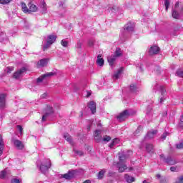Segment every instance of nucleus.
Here are the masks:
<instances>
[{"mask_svg":"<svg viewBox=\"0 0 183 183\" xmlns=\"http://www.w3.org/2000/svg\"><path fill=\"white\" fill-rule=\"evenodd\" d=\"M119 162L117 163L116 167L118 168L119 172H124L125 169H128V166L125 164L128 156L119 154Z\"/></svg>","mask_w":183,"mask_h":183,"instance_id":"obj_1","label":"nucleus"},{"mask_svg":"<svg viewBox=\"0 0 183 183\" xmlns=\"http://www.w3.org/2000/svg\"><path fill=\"white\" fill-rule=\"evenodd\" d=\"M40 162H37V167H39V169L42 174H46L48 172V169L51 168V160L49 159H46L44 160L41 165H39Z\"/></svg>","mask_w":183,"mask_h":183,"instance_id":"obj_2","label":"nucleus"},{"mask_svg":"<svg viewBox=\"0 0 183 183\" xmlns=\"http://www.w3.org/2000/svg\"><path fill=\"white\" fill-rule=\"evenodd\" d=\"M122 55V51H121V49L117 48L114 55L109 56L107 57V61L111 66L114 65L115 61H117V58H119Z\"/></svg>","mask_w":183,"mask_h":183,"instance_id":"obj_3","label":"nucleus"},{"mask_svg":"<svg viewBox=\"0 0 183 183\" xmlns=\"http://www.w3.org/2000/svg\"><path fill=\"white\" fill-rule=\"evenodd\" d=\"M134 114H135V112H132V110H124L117 116V119L119 122H122V121H125L128 117H131Z\"/></svg>","mask_w":183,"mask_h":183,"instance_id":"obj_4","label":"nucleus"},{"mask_svg":"<svg viewBox=\"0 0 183 183\" xmlns=\"http://www.w3.org/2000/svg\"><path fill=\"white\" fill-rule=\"evenodd\" d=\"M56 41V35H54V34L49 35L47 36L46 43L43 46V51H46V49H48V48H49V46H51V45H52V44H54V42H55Z\"/></svg>","mask_w":183,"mask_h":183,"instance_id":"obj_5","label":"nucleus"},{"mask_svg":"<svg viewBox=\"0 0 183 183\" xmlns=\"http://www.w3.org/2000/svg\"><path fill=\"white\" fill-rule=\"evenodd\" d=\"M160 159L161 161H163V162H165L168 165H175L177 164V161L174 157H172L171 156H168L167 157H165L164 154L160 155Z\"/></svg>","mask_w":183,"mask_h":183,"instance_id":"obj_6","label":"nucleus"},{"mask_svg":"<svg viewBox=\"0 0 183 183\" xmlns=\"http://www.w3.org/2000/svg\"><path fill=\"white\" fill-rule=\"evenodd\" d=\"M24 72H26V68L22 67L14 74L13 78H15V79H19V78L24 75Z\"/></svg>","mask_w":183,"mask_h":183,"instance_id":"obj_7","label":"nucleus"},{"mask_svg":"<svg viewBox=\"0 0 183 183\" xmlns=\"http://www.w3.org/2000/svg\"><path fill=\"white\" fill-rule=\"evenodd\" d=\"M159 90L161 92L162 97H160V104H162L165 99H167V91L165 90V87L164 86H159Z\"/></svg>","mask_w":183,"mask_h":183,"instance_id":"obj_8","label":"nucleus"},{"mask_svg":"<svg viewBox=\"0 0 183 183\" xmlns=\"http://www.w3.org/2000/svg\"><path fill=\"white\" fill-rule=\"evenodd\" d=\"M54 75H55L54 72L46 73L37 79V82L39 84V82H42L45 78H51V76H54Z\"/></svg>","mask_w":183,"mask_h":183,"instance_id":"obj_9","label":"nucleus"},{"mask_svg":"<svg viewBox=\"0 0 183 183\" xmlns=\"http://www.w3.org/2000/svg\"><path fill=\"white\" fill-rule=\"evenodd\" d=\"M75 174H76V170H70L68 173L63 174L62 178H65V179H72Z\"/></svg>","mask_w":183,"mask_h":183,"instance_id":"obj_10","label":"nucleus"},{"mask_svg":"<svg viewBox=\"0 0 183 183\" xmlns=\"http://www.w3.org/2000/svg\"><path fill=\"white\" fill-rule=\"evenodd\" d=\"M6 98V94H0V109H4L5 108Z\"/></svg>","mask_w":183,"mask_h":183,"instance_id":"obj_11","label":"nucleus"},{"mask_svg":"<svg viewBox=\"0 0 183 183\" xmlns=\"http://www.w3.org/2000/svg\"><path fill=\"white\" fill-rule=\"evenodd\" d=\"M101 130H95L94 132V141L96 142H101V139H102V136L101 135Z\"/></svg>","mask_w":183,"mask_h":183,"instance_id":"obj_12","label":"nucleus"},{"mask_svg":"<svg viewBox=\"0 0 183 183\" xmlns=\"http://www.w3.org/2000/svg\"><path fill=\"white\" fill-rule=\"evenodd\" d=\"M122 72H124V67H121L116 72H114V74L112 75V79L114 80L119 79L121 75H122Z\"/></svg>","mask_w":183,"mask_h":183,"instance_id":"obj_13","label":"nucleus"},{"mask_svg":"<svg viewBox=\"0 0 183 183\" xmlns=\"http://www.w3.org/2000/svg\"><path fill=\"white\" fill-rule=\"evenodd\" d=\"M135 24L134 23H128L124 26V32H133Z\"/></svg>","mask_w":183,"mask_h":183,"instance_id":"obj_14","label":"nucleus"},{"mask_svg":"<svg viewBox=\"0 0 183 183\" xmlns=\"http://www.w3.org/2000/svg\"><path fill=\"white\" fill-rule=\"evenodd\" d=\"M159 52V47L158 46H152L149 50V55H157Z\"/></svg>","mask_w":183,"mask_h":183,"instance_id":"obj_15","label":"nucleus"},{"mask_svg":"<svg viewBox=\"0 0 183 183\" xmlns=\"http://www.w3.org/2000/svg\"><path fill=\"white\" fill-rule=\"evenodd\" d=\"M47 109H49V112H46L42 116V119H41L42 122H44V121H46V119L49 117V115H51V114L54 112V109H52V107H47Z\"/></svg>","mask_w":183,"mask_h":183,"instance_id":"obj_16","label":"nucleus"},{"mask_svg":"<svg viewBox=\"0 0 183 183\" xmlns=\"http://www.w3.org/2000/svg\"><path fill=\"white\" fill-rule=\"evenodd\" d=\"M12 142L14 144V145H15L16 148H17V149H22L25 147L24 145V143H22V142L20 140L13 139Z\"/></svg>","mask_w":183,"mask_h":183,"instance_id":"obj_17","label":"nucleus"},{"mask_svg":"<svg viewBox=\"0 0 183 183\" xmlns=\"http://www.w3.org/2000/svg\"><path fill=\"white\" fill-rule=\"evenodd\" d=\"M48 59H42L39 61L36 64L37 68H42L44 66H46L48 65Z\"/></svg>","mask_w":183,"mask_h":183,"instance_id":"obj_18","label":"nucleus"},{"mask_svg":"<svg viewBox=\"0 0 183 183\" xmlns=\"http://www.w3.org/2000/svg\"><path fill=\"white\" fill-rule=\"evenodd\" d=\"M89 108L92 111V114H95L97 112V103L92 101L89 103Z\"/></svg>","mask_w":183,"mask_h":183,"instance_id":"obj_19","label":"nucleus"},{"mask_svg":"<svg viewBox=\"0 0 183 183\" xmlns=\"http://www.w3.org/2000/svg\"><path fill=\"white\" fill-rule=\"evenodd\" d=\"M11 174V172L8 169H5L4 170L0 172V179H5L8 175Z\"/></svg>","mask_w":183,"mask_h":183,"instance_id":"obj_20","label":"nucleus"},{"mask_svg":"<svg viewBox=\"0 0 183 183\" xmlns=\"http://www.w3.org/2000/svg\"><path fill=\"white\" fill-rule=\"evenodd\" d=\"M28 6H29L28 14H30V12H37L38 11V6H36V5H35L32 3H29L28 4Z\"/></svg>","mask_w":183,"mask_h":183,"instance_id":"obj_21","label":"nucleus"},{"mask_svg":"<svg viewBox=\"0 0 183 183\" xmlns=\"http://www.w3.org/2000/svg\"><path fill=\"white\" fill-rule=\"evenodd\" d=\"M157 130H152V132H149L147 134L146 139H152V138H154L155 135H157Z\"/></svg>","mask_w":183,"mask_h":183,"instance_id":"obj_22","label":"nucleus"},{"mask_svg":"<svg viewBox=\"0 0 183 183\" xmlns=\"http://www.w3.org/2000/svg\"><path fill=\"white\" fill-rule=\"evenodd\" d=\"M146 151L149 153V154H153L154 152V146L151 144H147L146 145Z\"/></svg>","mask_w":183,"mask_h":183,"instance_id":"obj_23","label":"nucleus"},{"mask_svg":"<svg viewBox=\"0 0 183 183\" xmlns=\"http://www.w3.org/2000/svg\"><path fill=\"white\" fill-rule=\"evenodd\" d=\"M4 147H5V143L4 142V139H2V137L0 136V157L3 154L4 151Z\"/></svg>","mask_w":183,"mask_h":183,"instance_id":"obj_24","label":"nucleus"},{"mask_svg":"<svg viewBox=\"0 0 183 183\" xmlns=\"http://www.w3.org/2000/svg\"><path fill=\"white\" fill-rule=\"evenodd\" d=\"M124 179L125 181H127V182L128 183H132L135 181V178L128 175V174H125L124 175Z\"/></svg>","mask_w":183,"mask_h":183,"instance_id":"obj_25","label":"nucleus"},{"mask_svg":"<svg viewBox=\"0 0 183 183\" xmlns=\"http://www.w3.org/2000/svg\"><path fill=\"white\" fill-rule=\"evenodd\" d=\"M21 9L23 11V12H24V14H28L29 12V9H28V7L26 6V4L24 2L21 3Z\"/></svg>","mask_w":183,"mask_h":183,"instance_id":"obj_26","label":"nucleus"},{"mask_svg":"<svg viewBox=\"0 0 183 183\" xmlns=\"http://www.w3.org/2000/svg\"><path fill=\"white\" fill-rule=\"evenodd\" d=\"M110 9L113 14H121V9L117 6H114L112 8H110Z\"/></svg>","mask_w":183,"mask_h":183,"instance_id":"obj_27","label":"nucleus"},{"mask_svg":"<svg viewBox=\"0 0 183 183\" xmlns=\"http://www.w3.org/2000/svg\"><path fill=\"white\" fill-rule=\"evenodd\" d=\"M40 8L42 11V14H45L46 12V10H47L46 3H45V1H41V4L40 5Z\"/></svg>","mask_w":183,"mask_h":183,"instance_id":"obj_28","label":"nucleus"},{"mask_svg":"<svg viewBox=\"0 0 183 183\" xmlns=\"http://www.w3.org/2000/svg\"><path fill=\"white\" fill-rule=\"evenodd\" d=\"M172 16L174 19H179V13L177 10L173 9L172 12Z\"/></svg>","mask_w":183,"mask_h":183,"instance_id":"obj_29","label":"nucleus"},{"mask_svg":"<svg viewBox=\"0 0 183 183\" xmlns=\"http://www.w3.org/2000/svg\"><path fill=\"white\" fill-rule=\"evenodd\" d=\"M105 172H107L106 169H102L100 172H99L97 175L98 179H102V178H104V175H105Z\"/></svg>","mask_w":183,"mask_h":183,"instance_id":"obj_30","label":"nucleus"},{"mask_svg":"<svg viewBox=\"0 0 183 183\" xmlns=\"http://www.w3.org/2000/svg\"><path fill=\"white\" fill-rule=\"evenodd\" d=\"M97 62L99 66H102L104 65V59L101 58V54L97 56Z\"/></svg>","mask_w":183,"mask_h":183,"instance_id":"obj_31","label":"nucleus"},{"mask_svg":"<svg viewBox=\"0 0 183 183\" xmlns=\"http://www.w3.org/2000/svg\"><path fill=\"white\" fill-rule=\"evenodd\" d=\"M117 144H119V139L118 138L113 139L112 142L109 144V148H114V145H117Z\"/></svg>","mask_w":183,"mask_h":183,"instance_id":"obj_32","label":"nucleus"},{"mask_svg":"<svg viewBox=\"0 0 183 183\" xmlns=\"http://www.w3.org/2000/svg\"><path fill=\"white\" fill-rule=\"evenodd\" d=\"M64 138L66 139L67 142H69V144H72V138L69 136L68 133L64 135Z\"/></svg>","mask_w":183,"mask_h":183,"instance_id":"obj_33","label":"nucleus"},{"mask_svg":"<svg viewBox=\"0 0 183 183\" xmlns=\"http://www.w3.org/2000/svg\"><path fill=\"white\" fill-rule=\"evenodd\" d=\"M130 91L131 92H137L138 91V87L134 84H131Z\"/></svg>","mask_w":183,"mask_h":183,"instance_id":"obj_34","label":"nucleus"},{"mask_svg":"<svg viewBox=\"0 0 183 183\" xmlns=\"http://www.w3.org/2000/svg\"><path fill=\"white\" fill-rule=\"evenodd\" d=\"M176 75L179 76V78H183V71L182 69H178L176 72Z\"/></svg>","mask_w":183,"mask_h":183,"instance_id":"obj_35","label":"nucleus"},{"mask_svg":"<svg viewBox=\"0 0 183 183\" xmlns=\"http://www.w3.org/2000/svg\"><path fill=\"white\" fill-rule=\"evenodd\" d=\"M142 132V127L139 126L137 130L134 132V135H138V134Z\"/></svg>","mask_w":183,"mask_h":183,"instance_id":"obj_36","label":"nucleus"},{"mask_svg":"<svg viewBox=\"0 0 183 183\" xmlns=\"http://www.w3.org/2000/svg\"><path fill=\"white\" fill-rule=\"evenodd\" d=\"M74 154L76 155H79V157H82V155H84V152H82V151L75 150L74 149Z\"/></svg>","mask_w":183,"mask_h":183,"instance_id":"obj_37","label":"nucleus"},{"mask_svg":"<svg viewBox=\"0 0 183 183\" xmlns=\"http://www.w3.org/2000/svg\"><path fill=\"white\" fill-rule=\"evenodd\" d=\"M110 139H111V137H109V136H104L102 138L103 142H109Z\"/></svg>","mask_w":183,"mask_h":183,"instance_id":"obj_38","label":"nucleus"},{"mask_svg":"<svg viewBox=\"0 0 183 183\" xmlns=\"http://www.w3.org/2000/svg\"><path fill=\"white\" fill-rule=\"evenodd\" d=\"M5 71L7 72V74H11L12 71H14V66L6 67Z\"/></svg>","mask_w":183,"mask_h":183,"instance_id":"obj_39","label":"nucleus"},{"mask_svg":"<svg viewBox=\"0 0 183 183\" xmlns=\"http://www.w3.org/2000/svg\"><path fill=\"white\" fill-rule=\"evenodd\" d=\"M11 2V0H0V4L1 5H6L7 4H9Z\"/></svg>","mask_w":183,"mask_h":183,"instance_id":"obj_40","label":"nucleus"},{"mask_svg":"<svg viewBox=\"0 0 183 183\" xmlns=\"http://www.w3.org/2000/svg\"><path fill=\"white\" fill-rule=\"evenodd\" d=\"M178 149H182L183 148V141L180 142L179 144H176Z\"/></svg>","mask_w":183,"mask_h":183,"instance_id":"obj_41","label":"nucleus"},{"mask_svg":"<svg viewBox=\"0 0 183 183\" xmlns=\"http://www.w3.org/2000/svg\"><path fill=\"white\" fill-rule=\"evenodd\" d=\"M61 44L62 46H64V48H66V46H68V41H65V40H61Z\"/></svg>","mask_w":183,"mask_h":183,"instance_id":"obj_42","label":"nucleus"},{"mask_svg":"<svg viewBox=\"0 0 183 183\" xmlns=\"http://www.w3.org/2000/svg\"><path fill=\"white\" fill-rule=\"evenodd\" d=\"M164 6L166 8V11H168V8H169V1L165 0L164 1Z\"/></svg>","mask_w":183,"mask_h":183,"instance_id":"obj_43","label":"nucleus"},{"mask_svg":"<svg viewBox=\"0 0 183 183\" xmlns=\"http://www.w3.org/2000/svg\"><path fill=\"white\" fill-rule=\"evenodd\" d=\"M175 183H183V176L179 177Z\"/></svg>","mask_w":183,"mask_h":183,"instance_id":"obj_44","label":"nucleus"},{"mask_svg":"<svg viewBox=\"0 0 183 183\" xmlns=\"http://www.w3.org/2000/svg\"><path fill=\"white\" fill-rule=\"evenodd\" d=\"M59 8H63V9H64V8H65V3L63 2V1H61V2L59 3Z\"/></svg>","mask_w":183,"mask_h":183,"instance_id":"obj_45","label":"nucleus"},{"mask_svg":"<svg viewBox=\"0 0 183 183\" xmlns=\"http://www.w3.org/2000/svg\"><path fill=\"white\" fill-rule=\"evenodd\" d=\"M152 111V107L151 106L148 107L147 110H146V114H149Z\"/></svg>","mask_w":183,"mask_h":183,"instance_id":"obj_46","label":"nucleus"},{"mask_svg":"<svg viewBox=\"0 0 183 183\" xmlns=\"http://www.w3.org/2000/svg\"><path fill=\"white\" fill-rule=\"evenodd\" d=\"M21 181L19 179H11V183H20Z\"/></svg>","mask_w":183,"mask_h":183,"instance_id":"obj_47","label":"nucleus"},{"mask_svg":"<svg viewBox=\"0 0 183 183\" xmlns=\"http://www.w3.org/2000/svg\"><path fill=\"white\" fill-rule=\"evenodd\" d=\"M89 46H94V40L89 41Z\"/></svg>","mask_w":183,"mask_h":183,"instance_id":"obj_48","label":"nucleus"},{"mask_svg":"<svg viewBox=\"0 0 183 183\" xmlns=\"http://www.w3.org/2000/svg\"><path fill=\"white\" fill-rule=\"evenodd\" d=\"M167 135H168V133H164L162 135V139H165L167 138Z\"/></svg>","mask_w":183,"mask_h":183,"instance_id":"obj_49","label":"nucleus"},{"mask_svg":"<svg viewBox=\"0 0 183 183\" xmlns=\"http://www.w3.org/2000/svg\"><path fill=\"white\" fill-rule=\"evenodd\" d=\"M170 171H172V172H175V171H177V167H170Z\"/></svg>","mask_w":183,"mask_h":183,"instance_id":"obj_50","label":"nucleus"},{"mask_svg":"<svg viewBox=\"0 0 183 183\" xmlns=\"http://www.w3.org/2000/svg\"><path fill=\"white\" fill-rule=\"evenodd\" d=\"M46 96H47L46 93H44V94L41 96V99H45V98H46Z\"/></svg>","mask_w":183,"mask_h":183,"instance_id":"obj_51","label":"nucleus"},{"mask_svg":"<svg viewBox=\"0 0 183 183\" xmlns=\"http://www.w3.org/2000/svg\"><path fill=\"white\" fill-rule=\"evenodd\" d=\"M17 128H18L19 131L21 132V134H22V126L18 125Z\"/></svg>","mask_w":183,"mask_h":183,"instance_id":"obj_52","label":"nucleus"},{"mask_svg":"<svg viewBox=\"0 0 183 183\" xmlns=\"http://www.w3.org/2000/svg\"><path fill=\"white\" fill-rule=\"evenodd\" d=\"M81 46H82V44H81V42L79 41V42L77 43L76 48H79H79H81Z\"/></svg>","mask_w":183,"mask_h":183,"instance_id":"obj_53","label":"nucleus"},{"mask_svg":"<svg viewBox=\"0 0 183 183\" xmlns=\"http://www.w3.org/2000/svg\"><path fill=\"white\" fill-rule=\"evenodd\" d=\"M137 68H139V70L140 71H144V69H142V64H138V66H137Z\"/></svg>","mask_w":183,"mask_h":183,"instance_id":"obj_54","label":"nucleus"},{"mask_svg":"<svg viewBox=\"0 0 183 183\" xmlns=\"http://www.w3.org/2000/svg\"><path fill=\"white\" fill-rule=\"evenodd\" d=\"M179 6V2H177L176 4H175V5H174V8H175V9H177V8H178Z\"/></svg>","mask_w":183,"mask_h":183,"instance_id":"obj_55","label":"nucleus"},{"mask_svg":"<svg viewBox=\"0 0 183 183\" xmlns=\"http://www.w3.org/2000/svg\"><path fill=\"white\" fill-rule=\"evenodd\" d=\"M112 175H114V172H109L108 176H109V177H112Z\"/></svg>","mask_w":183,"mask_h":183,"instance_id":"obj_56","label":"nucleus"},{"mask_svg":"<svg viewBox=\"0 0 183 183\" xmlns=\"http://www.w3.org/2000/svg\"><path fill=\"white\" fill-rule=\"evenodd\" d=\"M86 97L88 98V97H91V92H86Z\"/></svg>","mask_w":183,"mask_h":183,"instance_id":"obj_57","label":"nucleus"},{"mask_svg":"<svg viewBox=\"0 0 183 183\" xmlns=\"http://www.w3.org/2000/svg\"><path fill=\"white\" fill-rule=\"evenodd\" d=\"M156 177H157V178L159 179V178H161V174H157Z\"/></svg>","mask_w":183,"mask_h":183,"instance_id":"obj_58","label":"nucleus"},{"mask_svg":"<svg viewBox=\"0 0 183 183\" xmlns=\"http://www.w3.org/2000/svg\"><path fill=\"white\" fill-rule=\"evenodd\" d=\"M180 121H181L182 124H183V116H182Z\"/></svg>","mask_w":183,"mask_h":183,"instance_id":"obj_59","label":"nucleus"},{"mask_svg":"<svg viewBox=\"0 0 183 183\" xmlns=\"http://www.w3.org/2000/svg\"><path fill=\"white\" fill-rule=\"evenodd\" d=\"M91 129V126H88L87 130L89 131Z\"/></svg>","mask_w":183,"mask_h":183,"instance_id":"obj_60","label":"nucleus"},{"mask_svg":"<svg viewBox=\"0 0 183 183\" xmlns=\"http://www.w3.org/2000/svg\"><path fill=\"white\" fill-rule=\"evenodd\" d=\"M167 113L166 112V113H165V115H167Z\"/></svg>","mask_w":183,"mask_h":183,"instance_id":"obj_61","label":"nucleus"},{"mask_svg":"<svg viewBox=\"0 0 183 183\" xmlns=\"http://www.w3.org/2000/svg\"><path fill=\"white\" fill-rule=\"evenodd\" d=\"M129 169L131 170V169H132V168H130Z\"/></svg>","mask_w":183,"mask_h":183,"instance_id":"obj_62","label":"nucleus"},{"mask_svg":"<svg viewBox=\"0 0 183 183\" xmlns=\"http://www.w3.org/2000/svg\"><path fill=\"white\" fill-rule=\"evenodd\" d=\"M121 36H122V34H121Z\"/></svg>","mask_w":183,"mask_h":183,"instance_id":"obj_63","label":"nucleus"},{"mask_svg":"<svg viewBox=\"0 0 183 183\" xmlns=\"http://www.w3.org/2000/svg\"><path fill=\"white\" fill-rule=\"evenodd\" d=\"M161 183H164V182H161Z\"/></svg>","mask_w":183,"mask_h":183,"instance_id":"obj_64","label":"nucleus"}]
</instances>
